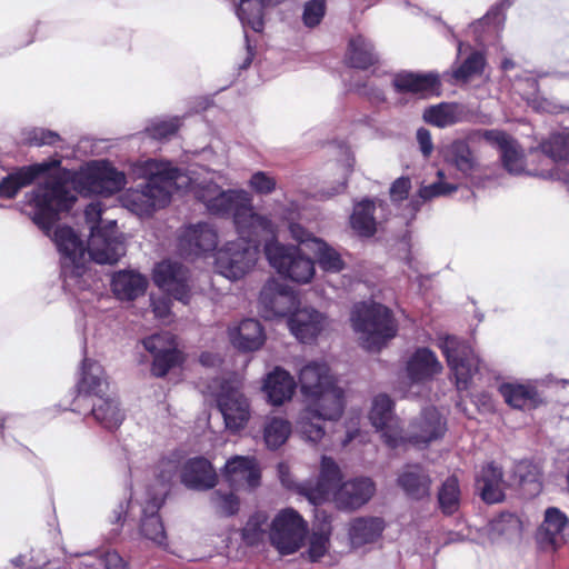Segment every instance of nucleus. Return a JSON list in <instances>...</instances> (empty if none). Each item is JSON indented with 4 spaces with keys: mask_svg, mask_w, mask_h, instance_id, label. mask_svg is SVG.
Returning a JSON list of instances; mask_svg holds the SVG:
<instances>
[{
    "mask_svg": "<svg viewBox=\"0 0 569 569\" xmlns=\"http://www.w3.org/2000/svg\"><path fill=\"white\" fill-rule=\"evenodd\" d=\"M470 116L468 107L463 103L441 102L426 108L422 118L435 127L447 128L469 120Z\"/></svg>",
    "mask_w": 569,
    "mask_h": 569,
    "instance_id": "nucleus-36",
    "label": "nucleus"
},
{
    "mask_svg": "<svg viewBox=\"0 0 569 569\" xmlns=\"http://www.w3.org/2000/svg\"><path fill=\"white\" fill-rule=\"evenodd\" d=\"M385 529V521L379 517H359L349 526V539L352 547L358 548L375 542Z\"/></svg>",
    "mask_w": 569,
    "mask_h": 569,
    "instance_id": "nucleus-41",
    "label": "nucleus"
},
{
    "mask_svg": "<svg viewBox=\"0 0 569 569\" xmlns=\"http://www.w3.org/2000/svg\"><path fill=\"white\" fill-rule=\"evenodd\" d=\"M284 0H238L236 14L243 28H250L254 32H261L264 26V11Z\"/></svg>",
    "mask_w": 569,
    "mask_h": 569,
    "instance_id": "nucleus-40",
    "label": "nucleus"
},
{
    "mask_svg": "<svg viewBox=\"0 0 569 569\" xmlns=\"http://www.w3.org/2000/svg\"><path fill=\"white\" fill-rule=\"evenodd\" d=\"M180 127V119L174 117L167 120H157L153 121L149 127H147L146 132L148 136L156 140L168 139L171 136L176 134Z\"/></svg>",
    "mask_w": 569,
    "mask_h": 569,
    "instance_id": "nucleus-59",
    "label": "nucleus"
},
{
    "mask_svg": "<svg viewBox=\"0 0 569 569\" xmlns=\"http://www.w3.org/2000/svg\"><path fill=\"white\" fill-rule=\"evenodd\" d=\"M552 168L539 171V177L559 180L569 189V133H553L539 146Z\"/></svg>",
    "mask_w": 569,
    "mask_h": 569,
    "instance_id": "nucleus-20",
    "label": "nucleus"
},
{
    "mask_svg": "<svg viewBox=\"0 0 569 569\" xmlns=\"http://www.w3.org/2000/svg\"><path fill=\"white\" fill-rule=\"evenodd\" d=\"M347 60L352 68L368 69L378 61V54L373 43L368 38L358 34L349 41Z\"/></svg>",
    "mask_w": 569,
    "mask_h": 569,
    "instance_id": "nucleus-44",
    "label": "nucleus"
},
{
    "mask_svg": "<svg viewBox=\"0 0 569 569\" xmlns=\"http://www.w3.org/2000/svg\"><path fill=\"white\" fill-rule=\"evenodd\" d=\"M307 525L293 509L282 510L272 521L269 538L281 555L296 552L303 542Z\"/></svg>",
    "mask_w": 569,
    "mask_h": 569,
    "instance_id": "nucleus-12",
    "label": "nucleus"
},
{
    "mask_svg": "<svg viewBox=\"0 0 569 569\" xmlns=\"http://www.w3.org/2000/svg\"><path fill=\"white\" fill-rule=\"evenodd\" d=\"M138 173L144 179L137 188L122 194V204L131 212L142 217L166 207L172 192L190 182V178L169 161L148 159L139 164Z\"/></svg>",
    "mask_w": 569,
    "mask_h": 569,
    "instance_id": "nucleus-3",
    "label": "nucleus"
},
{
    "mask_svg": "<svg viewBox=\"0 0 569 569\" xmlns=\"http://www.w3.org/2000/svg\"><path fill=\"white\" fill-rule=\"evenodd\" d=\"M569 519L565 512L556 507L545 511L543 521L539 528V536L548 543L555 545L559 536L568 528Z\"/></svg>",
    "mask_w": 569,
    "mask_h": 569,
    "instance_id": "nucleus-48",
    "label": "nucleus"
},
{
    "mask_svg": "<svg viewBox=\"0 0 569 569\" xmlns=\"http://www.w3.org/2000/svg\"><path fill=\"white\" fill-rule=\"evenodd\" d=\"M270 238L264 243V254L270 266L283 278L297 283H309L316 273L313 260L292 244H282Z\"/></svg>",
    "mask_w": 569,
    "mask_h": 569,
    "instance_id": "nucleus-10",
    "label": "nucleus"
},
{
    "mask_svg": "<svg viewBox=\"0 0 569 569\" xmlns=\"http://www.w3.org/2000/svg\"><path fill=\"white\" fill-rule=\"evenodd\" d=\"M329 543V533L313 532L310 538V543L308 548V555L311 561H318L321 557L325 556L328 549Z\"/></svg>",
    "mask_w": 569,
    "mask_h": 569,
    "instance_id": "nucleus-62",
    "label": "nucleus"
},
{
    "mask_svg": "<svg viewBox=\"0 0 569 569\" xmlns=\"http://www.w3.org/2000/svg\"><path fill=\"white\" fill-rule=\"evenodd\" d=\"M180 479L188 489L203 491L217 485L218 476L211 462L203 457L188 459L180 471Z\"/></svg>",
    "mask_w": 569,
    "mask_h": 569,
    "instance_id": "nucleus-29",
    "label": "nucleus"
},
{
    "mask_svg": "<svg viewBox=\"0 0 569 569\" xmlns=\"http://www.w3.org/2000/svg\"><path fill=\"white\" fill-rule=\"evenodd\" d=\"M397 483L410 499L421 500L430 495V475L419 463L406 465L398 475Z\"/></svg>",
    "mask_w": 569,
    "mask_h": 569,
    "instance_id": "nucleus-34",
    "label": "nucleus"
},
{
    "mask_svg": "<svg viewBox=\"0 0 569 569\" xmlns=\"http://www.w3.org/2000/svg\"><path fill=\"white\" fill-rule=\"evenodd\" d=\"M325 409H328L327 405L309 406L301 411L298 427L302 436L311 442H318L325 435L321 421L331 420L328 417L321 415Z\"/></svg>",
    "mask_w": 569,
    "mask_h": 569,
    "instance_id": "nucleus-43",
    "label": "nucleus"
},
{
    "mask_svg": "<svg viewBox=\"0 0 569 569\" xmlns=\"http://www.w3.org/2000/svg\"><path fill=\"white\" fill-rule=\"evenodd\" d=\"M341 471L336 461L327 456H322L319 478L315 485L303 482L298 489L301 495L315 506L329 499V497L339 488Z\"/></svg>",
    "mask_w": 569,
    "mask_h": 569,
    "instance_id": "nucleus-22",
    "label": "nucleus"
},
{
    "mask_svg": "<svg viewBox=\"0 0 569 569\" xmlns=\"http://www.w3.org/2000/svg\"><path fill=\"white\" fill-rule=\"evenodd\" d=\"M144 349L153 357L151 372L162 378L183 361L176 338L170 332L156 333L142 340Z\"/></svg>",
    "mask_w": 569,
    "mask_h": 569,
    "instance_id": "nucleus-16",
    "label": "nucleus"
},
{
    "mask_svg": "<svg viewBox=\"0 0 569 569\" xmlns=\"http://www.w3.org/2000/svg\"><path fill=\"white\" fill-rule=\"evenodd\" d=\"M102 207L91 202L84 210L86 222L89 224V257L97 263H116L124 253L122 236L117 230V221L110 220L102 226Z\"/></svg>",
    "mask_w": 569,
    "mask_h": 569,
    "instance_id": "nucleus-7",
    "label": "nucleus"
},
{
    "mask_svg": "<svg viewBox=\"0 0 569 569\" xmlns=\"http://www.w3.org/2000/svg\"><path fill=\"white\" fill-rule=\"evenodd\" d=\"M319 267L331 273L340 272L345 268V262L341 254L325 240H313V247L311 249Z\"/></svg>",
    "mask_w": 569,
    "mask_h": 569,
    "instance_id": "nucleus-50",
    "label": "nucleus"
},
{
    "mask_svg": "<svg viewBox=\"0 0 569 569\" xmlns=\"http://www.w3.org/2000/svg\"><path fill=\"white\" fill-rule=\"evenodd\" d=\"M210 501L212 507L224 516H232L239 510V500L232 492L214 490L211 493Z\"/></svg>",
    "mask_w": 569,
    "mask_h": 569,
    "instance_id": "nucleus-58",
    "label": "nucleus"
},
{
    "mask_svg": "<svg viewBox=\"0 0 569 569\" xmlns=\"http://www.w3.org/2000/svg\"><path fill=\"white\" fill-rule=\"evenodd\" d=\"M301 393L306 405H327L321 412L330 419H339L343 410V390L336 386L333 377L325 362L311 361L299 372Z\"/></svg>",
    "mask_w": 569,
    "mask_h": 569,
    "instance_id": "nucleus-5",
    "label": "nucleus"
},
{
    "mask_svg": "<svg viewBox=\"0 0 569 569\" xmlns=\"http://www.w3.org/2000/svg\"><path fill=\"white\" fill-rule=\"evenodd\" d=\"M326 12L325 0H310L305 4L302 20L308 28L318 26Z\"/></svg>",
    "mask_w": 569,
    "mask_h": 569,
    "instance_id": "nucleus-61",
    "label": "nucleus"
},
{
    "mask_svg": "<svg viewBox=\"0 0 569 569\" xmlns=\"http://www.w3.org/2000/svg\"><path fill=\"white\" fill-rule=\"evenodd\" d=\"M349 89L355 93L367 98L372 103H382L386 101V94L382 87L372 80L353 78L349 84Z\"/></svg>",
    "mask_w": 569,
    "mask_h": 569,
    "instance_id": "nucleus-55",
    "label": "nucleus"
},
{
    "mask_svg": "<svg viewBox=\"0 0 569 569\" xmlns=\"http://www.w3.org/2000/svg\"><path fill=\"white\" fill-rule=\"evenodd\" d=\"M376 485L368 477H358L342 482L333 492L339 509H357L366 505L375 495Z\"/></svg>",
    "mask_w": 569,
    "mask_h": 569,
    "instance_id": "nucleus-26",
    "label": "nucleus"
},
{
    "mask_svg": "<svg viewBox=\"0 0 569 569\" xmlns=\"http://www.w3.org/2000/svg\"><path fill=\"white\" fill-rule=\"evenodd\" d=\"M210 180H203L193 188V194L211 216L232 218L237 232L241 237L257 234L273 236L277 227L266 214L254 212L252 197L243 189L223 190L216 181L224 176L212 172Z\"/></svg>",
    "mask_w": 569,
    "mask_h": 569,
    "instance_id": "nucleus-2",
    "label": "nucleus"
},
{
    "mask_svg": "<svg viewBox=\"0 0 569 569\" xmlns=\"http://www.w3.org/2000/svg\"><path fill=\"white\" fill-rule=\"evenodd\" d=\"M108 381L102 366L84 358L81 366V378L77 383V397L71 408L72 411L82 413V403L106 393Z\"/></svg>",
    "mask_w": 569,
    "mask_h": 569,
    "instance_id": "nucleus-21",
    "label": "nucleus"
},
{
    "mask_svg": "<svg viewBox=\"0 0 569 569\" xmlns=\"http://www.w3.org/2000/svg\"><path fill=\"white\" fill-rule=\"evenodd\" d=\"M505 402L513 409H532L542 403V398L531 382L506 381L498 386Z\"/></svg>",
    "mask_w": 569,
    "mask_h": 569,
    "instance_id": "nucleus-32",
    "label": "nucleus"
},
{
    "mask_svg": "<svg viewBox=\"0 0 569 569\" xmlns=\"http://www.w3.org/2000/svg\"><path fill=\"white\" fill-rule=\"evenodd\" d=\"M248 184L258 194H270L276 190L277 181L270 173L257 171L250 177Z\"/></svg>",
    "mask_w": 569,
    "mask_h": 569,
    "instance_id": "nucleus-60",
    "label": "nucleus"
},
{
    "mask_svg": "<svg viewBox=\"0 0 569 569\" xmlns=\"http://www.w3.org/2000/svg\"><path fill=\"white\" fill-rule=\"evenodd\" d=\"M391 83L398 93H415L423 97L438 96L441 88L437 72L401 71L393 74Z\"/></svg>",
    "mask_w": 569,
    "mask_h": 569,
    "instance_id": "nucleus-27",
    "label": "nucleus"
},
{
    "mask_svg": "<svg viewBox=\"0 0 569 569\" xmlns=\"http://www.w3.org/2000/svg\"><path fill=\"white\" fill-rule=\"evenodd\" d=\"M446 432V418L435 407H427L410 422L407 433L403 435V443L408 441L413 446L426 448L443 438Z\"/></svg>",
    "mask_w": 569,
    "mask_h": 569,
    "instance_id": "nucleus-17",
    "label": "nucleus"
},
{
    "mask_svg": "<svg viewBox=\"0 0 569 569\" xmlns=\"http://www.w3.org/2000/svg\"><path fill=\"white\" fill-rule=\"evenodd\" d=\"M52 239L61 254L63 288L72 293L80 305L99 300V296L91 290L92 274L87 268L88 246L86 247L76 231L68 226H58Z\"/></svg>",
    "mask_w": 569,
    "mask_h": 569,
    "instance_id": "nucleus-4",
    "label": "nucleus"
},
{
    "mask_svg": "<svg viewBox=\"0 0 569 569\" xmlns=\"http://www.w3.org/2000/svg\"><path fill=\"white\" fill-rule=\"evenodd\" d=\"M181 462V456L172 452L163 457L156 467L157 483L148 487L144 492H154L164 489V496L168 491V485L177 475Z\"/></svg>",
    "mask_w": 569,
    "mask_h": 569,
    "instance_id": "nucleus-49",
    "label": "nucleus"
},
{
    "mask_svg": "<svg viewBox=\"0 0 569 569\" xmlns=\"http://www.w3.org/2000/svg\"><path fill=\"white\" fill-rule=\"evenodd\" d=\"M190 273L179 262L164 260L153 269V282L163 292L187 305L190 299Z\"/></svg>",
    "mask_w": 569,
    "mask_h": 569,
    "instance_id": "nucleus-18",
    "label": "nucleus"
},
{
    "mask_svg": "<svg viewBox=\"0 0 569 569\" xmlns=\"http://www.w3.org/2000/svg\"><path fill=\"white\" fill-rule=\"evenodd\" d=\"M218 234L213 227L207 222L184 228L178 241L181 254L186 257L200 256L216 249Z\"/></svg>",
    "mask_w": 569,
    "mask_h": 569,
    "instance_id": "nucleus-25",
    "label": "nucleus"
},
{
    "mask_svg": "<svg viewBox=\"0 0 569 569\" xmlns=\"http://www.w3.org/2000/svg\"><path fill=\"white\" fill-rule=\"evenodd\" d=\"M291 425L288 420L279 417L268 418L264 425L263 439L269 449H278L289 438Z\"/></svg>",
    "mask_w": 569,
    "mask_h": 569,
    "instance_id": "nucleus-51",
    "label": "nucleus"
},
{
    "mask_svg": "<svg viewBox=\"0 0 569 569\" xmlns=\"http://www.w3.org/2000/svg\"><path fill=\"white\" fill-rule=\"evenodd\" d=\"M297 209L298 207L291 203L290 207L287 209L283 218L288 220V229L291 238L298 243L306 244L307 248L311 250L313 247V240H320V238L315 237L312 232L307 230L300 223L292 221V214L293 212L297 211Z\"/></svg>",
    "mask_w": 569,
    "mask_h": 569,
    "instance_id": "nucleus-56",
    "label": "nucleus"
},
{
    "mask_svg": "<svg viewBox=\"0 0 569 569\" xmlns=\"http://www.w3.org/2000/svg\"><path fill=\"white\" fill-rule=\"evenodd\" d=\"M232 345L242 351H254L262 347L266 340L261 323L256 319H244L229 331Z\"/></svg>",
    "mask_w": 569,
    "mask_h": 569,
    "instance_id": "nucleus-38",
    "label": "nucleus"
},
{
    "mask_svg": "<svg viewBox=\"0 0 569 569\" xmlns=\"http://www.w3.org/2000/svg\"><path fill=\"white\" fill-rule=\"evenodd\" d=\"M350 224L360 237L369 238L373 236L377 230L373 201L363 199L356 203L350 217Z\"/></svg>",
    "mask_w": 569,
    "mask_h": 569,
    "instance_id": "nucleus-47",
    "label": "nucleus"
},
{
    "mask_svg": "<svg viewBox=\"0 0 569 569\" xmlns=\"http://www.w3.org/2000/svg\"><path fill=\"white\" fill-rule=\"evenodd\" d=\"M486 67V57L482 51L471 50L468 57L458 66L453 67L451 71L446 72L443 76H449L450 83L456 84L460 82H468L470 79L482 74Z\"/></svg>",
    "mask_w": 569,
    "mask_h": 569,
    "instance_id": "nucleus-46",
    "label": "nucleus"
},
{
    "mask_svg": "<svg viewBox=\"0 0 569 569\" xmlns=\"http://www.w3.org/2000/svg\"><path fill=\"white\" fill-rule=\"evenodd\" d=\"M477 134L496 148L500 153L503 169L511 176H539V171H529L526 167L523 150L510 134L498 129L478 130Z\"/></svg>",
    "mask_w": 569,
    "mask_h": 569,
    "instance_id": "nucleus-13",
    "label": "nucleus"
},
{
    "mask_svg": "<svg viewBox=\"0 0 569 569\" xmlns=\"http://www.w3.org/2000/svg\"><path fill=\"white\" fill-rule=\"evenodd\" d=\"M259 303L266 318L283 317L296 308L297 297L287 284L270 279L260 291Z\"/></svg>",
    "mask_w": 569,
    "mask_h": 569,
    "instance_id": "nucleus-23",
    "label": "nucleus"
},
{
    "mask_svg": "<svg viewBox=\"0 0 569 569\" xmlns=\"http://www.w3.org/2000/svg\"><path fill=\"white\" fill-rule=\"evenodd\" d=\"M445 161L472 186L482 187L489 179L485 167L471 149L468 140L455 139L445 149Z\"/></svg>",
    "mask_w": 569,
    "mask_h": 569,
    "instance_id": "nucleus-14",
    "label": "nucleus"
},
{
    "mask_svg": "<svg viewBox=\"0 0 569 569\" xmlns=\"http://www.w3.org/2000/svg\"><path fill=\"white\" fill-rule=\"evenodd\" d=\"M438 501L441 510L447 515H452L458 510L460 502V487L455 476L447 478L438 492Z\"/></svg>",
    "mask_w": 569,
    "mask_h": 569,
    "instance_id": "nucleus-53",
    "label": "nucleus"
},
{
    "mask_svg": "<svg viewBox=\"0 0 569 569\" xmlns=\"http://www.w3.org/2000/svg\"><path fill=\"white\" fill-rule=\"evenodd\" d=\"M270 527L267 513L258 511L248 519L243 527L242 539L247 545L256 546L264 539Z\"/></svg>",
    "mask_w": 569,
    "mask_h": 569,
    "instance_id": "nucleus-52",
    "label": "nucleus"
},
{
    "mask_svg": "<svg viewBox=\"0 0 569 569\" xmlns=\"http://www.w3.org/2000/svg\"><path fill=\"white\" fill-rule=\"evenodd\" d=\"M437 176L439 178L438 181H436L431 184H428V186H422L419 189V193H418L419 199L411 201V203L413 206V210H418L419 206L427 200H431V199L438 198V197L449 196L452 192L457 191V189H458L457 184L443 181L445 173L441 170H439L437 172Z\"/></svg>",
    "mask_w": 569,
    "mask_h": 569,
    "instance_id": "nucleus-54",
    "label": "nucleus"
},
{
    "mask_svg": "<svg viewBox=\"0 0 569 569\" xmlns=\"http://www.w3.org/2000/svg\"><path fill=\"white\" fill-rule=\"evenodd\" d=\"M350 320L361 346L369 351L380 350L397 333L391 310L375 301L356 303Z\"/></svg>",
    "mask_w": 569,
    "mask_h": 569,
    "instance_id": "nucleus-6",
    "label": "nucleus"
},
{
    "mask_svg": "<svg viewBox=\"0 0 569 569\" xmlns=\"http://www.w3.org/2000/svg\"><path fill=\"white\" fill-rule=\"evenodd\" d=\"M522 523L519 517L511 512H501L489 522L488 535L493 542L519 539Z\"/></svg>",
    "mask_w": 569,
    "mask_h": 569,
    "instance_id": "nucleus-42",
    "label": "nucleus"
},
{
    "mask_svg": "<svg viewBox=\"0 0 569 569\" xmlns=\"http://www.w3.org/2000/svg\"><path fill=\"white\" fill-rule=\"evenodd\" d=\"M416 140L425 159H429L433 152V142L428 129L421 127L416 132Z\"/></svg>",
    "mask_w": 569,
    "mask_h": 569,
    "instance_id": "nucleus-64",
    "label": "nucleus"
},
{
    "mask_svg": "<svg viewBox=\"0 0 569 569\" xmlns=\"http://www.w3.org/2000/svg\"><path fill=\"white\" fill-rule=\"evenodd\" d=\"M438 347L446 357L457 389L459 391L468 390L473 376L479 370L480 359L478 355L470 345L456 336L439 337Z\"/></svg>",
    "mask_w": 569,
    "mask_h": 569,
    "instance_id": "nucleus-11",
    "label": "nucleus"
},
{
    "mask_svg": "<svg viewBox=\"0 0 569 569\" xmlns=\"http://www.w3.org/2000/svg\"><path fill=\"white\" fill-rule=\"evenodd\" d=\"M223 475L233 489H254L261 478L256 459L243 456H234L227 460Z\"/></svg>",
    "mask_w": 569,
    "mask_h": 569,
    "instance_id": "nucleus-28",
    "label": "nucleus"
},
{
    "mask_svg": "<svg viewBox=\"0 0 569 569\" xmlns=\"http://www.w3.org/2000/svg\"><path fill=\"white\" fill-rule=\"evenodd\" d=\"M150 301L154 317L161 320L163 323L171 322L172 313L170 298L151 296Z\"/></svg>",
    "mask_w": 569,
    "mask_h": 569,
    "instance_id": "nucleus-63",
    "label": "nucleus"
},
{
    "mask_svg": "<svg viewBox=\"0 0 569 569\" xmlns=\"http://www.w3.org/2000/svg\"><path fill=\"white\" fill-rule=\"evenodd\" d=\"M442 369L436 353L426 347L417 348L406 365L407 377L415 385L432 380Z\"/></svg>",
    "mask_w": 569,
    "mask_h": 569,
    "instance_id": "nucleus-30",
    "label": "nucleus"
},
{
    "mask_svg": "<svg viewBox=\"0 0 569 569\" xmlns=\"http://www.w3.org/2000/svg\"><path fill=\"white\" fill-rule=\"evenodd\" d=\"M263 390L271 405L281 406L292 398L296 390V381L288 371L276 368L267 376Z\"/></svg>",
    "mask_w": 569,
    "mask_h": 569,
    "instance_id": "nucleus-39",
    "label": "nucleus"
},
{
    "mask_svg": "<svg viewBox=\"0 0 569 569\" xmlns=\"http://www.w3.org/2000/svg\"><path fill=\"white\" fill-rule=\"evenodd\" d=\"M89 408L94 420L108 430L117 429L124 419L118 399L106 393L82 403V412Z\"/></svg>",
    "mask_w": 569,
    "mask_h": 569,
    "instance_id": "nucleus-33",
    "label": "nucleus"
},
{
    "mask_svg": "<svg viewBox=\"0 0 569 569\" xmlns=\"http://www.w3.org/2000/svg\"><path fill=\"white\" fill-rule=\"evenodd\" d=\"M541 469L531 460H520L515 463L512 468V481L523 489L528 490V493L536 496L542 488L541 482Z\"/></svg>",
    "mask_w": 569,
    "mask_h": 569,
    "instance_id": "nucleus-45",
    "label": "nucleus"
},
{
    "mask_svg": "<svg viewBox=\"0 0 569 569\" xmlns=\"http://www.w3.org/2000/svg\"><path fill=\"white\" fill-rule=\"evenodd\" d=\"M476 486L480 496L487 503H497L505 498V486L502 468L495 462L482 466L476 477Z\"/></svg>",
    "mask_w": 569,
    "mask_h": 569,
    "instance_id": "nucleus-35",
    "label": "nucleus"
},
{
    "mask_svg": "<svg viewBox=\"0 0 569 569\" xmlns=\"http://www.w3.org/2000/svg\"><path fill=\"white\" fill-rule=\"evenodd\" d=\"M268 234L241 237L227 242L216 253V271L229 280H239L253 269L259 258V244L262 238H274Z\"/></svg>",
    "mask_w": 569,
    "mask_h": 569,
    "instance_id": "nucleus-9",
    "label": "nucleus"
},
{
    "mask_svg": "<svg viewBox=\"0 0 569 569\" xmlns=\"http://www.w3.org/2000/svg\"><path fill=\"white\" fill-rule=\"evenodd\" d=\"M136 501L141 509L140 535L156 546L167 547V533L159 515V510L164 502V489L143 492L136 498Z\"/></svg>",
    "mask_w": 569,
    "mask_h": 569,
    "instance_id": "nucleus-15",
    "label": "nucleus"
},
{
    "mask_svg": "<svg viewBox=\"0 0 569 569\" xmlns=\"http://www.w3.org/2000/svg\"><path fill=\"white\" fill-rule=\"evenodd\" d=\"M23 141L29 146H54L61 138L58 132L44 128H28L22 132Z\"/></svg>",
    "mask_w": 569,
    "mask_h": 569,
    "instance_id": "nucleus-57",
    "label": "nucleus"
},
{
    "mask_svg": "<svg viewBox=\"0 0 569 569\" xmlns=\"http://www.w3.org/2000/svg\"><path fill=\"white\" fill-rule=\"evenodd\" d=\"M147 287V278L133 270H120L112 276L111 289L119 300H136L144 295Z\"/></svg>",
    "mask_w": 569,
    "mask_h": 569,
    "instance_id": "nucleus-37",
    "label": "nucleus"
},
{
    "mask_svg": "<svg viewBox=\"0 0 569 569\" xmlns=\"http://www.w3.org/2000/svg\"><path fill=\"white\" fill-rule=\"evenodd\" d=\"M60 164V159L50 158L42 162L16 169L0 180V198H14L22 188L31 184L38 177L47 173L51 169L59 168Z\"/></svg>",
    "mask_w": 569,
    "mask_h": 569,
    "instance_id": "nucleus-24",
    "label": "nucleus"
},
{
    "mask_svg": "<svg viewBox=\"0 0 569 569\" xmlns=\"http://www.w3.org/2000/svg\"><path fill=\"white\" fill-rule=\"evenodd\" d=\"M326 323L325 315L311 307L297 309L288 319L292 335L305 343L313 340L325 328Z\"/></svg>",
    "mask_w": 569,
    "mask_h": 569,
    "instance_id": "nucleus-31",
    "label": "nucleus"
},
{
    "mask_svg": "<svg viewBox=\"0 0 569 569\" xmlns=\"http://www.w3.org/2000/svg\"><path fill=\"white\" fill-rule=\"evenodd\" d=\"M369 419L371 425L381 432L388 447L397 448L403 443L402 428L393 413V401L389 396L382 393L373 398Z\"/></svg>",
    "mask_w": 569,
    "mask_h": 569,
    "instance_id": "nucleus-19",
    "label": "nucleus"
},
{
    "mask_svg": "<svg viewBox=\"0 0 569 569\" xmlns=\"http://www.w3.org/2000/svg\"><path fill=\"white\" fill-rule=\"evenodd\" d=\"M207 391L214 398L226 429L237 432L247 426L250 419V405L241 391V381L237 376L212 379Z\"/></svg>",
    "mask_w": 569,
    "mask_h": 569,
    "instance_id": "nucleus-8",
    "label": "nucleus"
},
{
    "mask_svg": "<svg viewBox=\"0 0 569 569\" xmlns=\"http://www.w3.org/2000/svg\"><path fill=\"white\" fill-rule=\"evenodd\" d=\"M127 183L126 174L108 161H92L77 171L62 169L44 184L24 194L23 212L46 234L62 211L71 209L81 194L111 196Z\"/></svg>",
    "mask_w": 569,
    "mask_h": 569,
    "instance_id": "nucleus-1",
    "label": "nucleus"
}]
</instances>
